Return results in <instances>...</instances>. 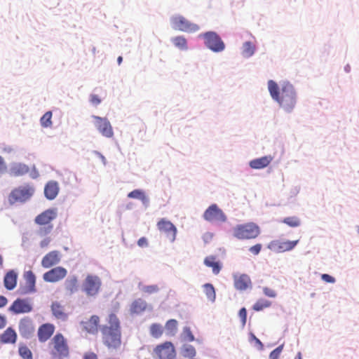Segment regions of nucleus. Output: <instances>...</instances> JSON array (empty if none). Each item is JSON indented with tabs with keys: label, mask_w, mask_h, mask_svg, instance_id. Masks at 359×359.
Here are the masks:
<instances>
[{
	"label": "nucleus",
	"mask_w": 359,
	"mask_h": 359,
	"mask_svg": "<svg viewBox=\"0 0 359 359\" xmlns=\"http://www.w3.org/2000/svg\"><path fill=\"white\" fill-rule=\"evenodd\" d=\"M107 322V325L100 327L102 343L109 350H117L122 344L120 320L115 313H111Z\"/></svg>",
	"instance_id": "1"
},
{
	"label": "nucleus",
	"mask_w": 359,
	"mask_h": 359,
	"mask_svg": "<svg viewBox=\"0 0 359 359\" xmlns=\"http://www.w3.org/2000/svg\"><path fill=\"white\" fill-rule=\"evenodd\" d=\"M268 88L271 97L285 110L290 111L295 106L297 96L292 84L285 82L280 88L273 80L268 81Z\"/></svg>",
	"instance_id": "2"
},
{
	"label": "nucleus",
	"mask_w": 359,
	"mask_h": 359,
	"mask_svg": "<svg viewBox=\"0 0 359 359\" xmlns=\"http://www.w3.org/2000/svg\"><path fill=\"white\" fill-rule=\"evenodd\" d=\"M259 226L254 222L236 225L233 229V236L238 240L255 239L260 234Z\"/></svg>",
	"instance_id": "3"
},
{
	"label": "nucleus",
	"mask_w": 359,
	"mask_h": 359,
	"mask_svg": "<svg viewBox=\"0 0 359 359\" xmlns=\"http://www.w3.org/2000/svg\"><path fill=\"white\" fill-rule=\"evenodd\" d=\"M50 344L51 346L50 355L53 359H63L69 356V346L62 334H56L51 339Z\"/></svg>",
	"instance_id": "4"
},
{
	"label": "nucleus",
	"mask_w": 359,
	"mask_h": 359,
	"mask_svg": "<svg viewBox=\"0 0 359 359\" xmlns=\"http://www.w3.org/2000/svg\"><path fill=\"white\" fill-rule=\"evenodd\" d=\"M102 286L101 278L96 275L88 274L83 282V291L88 297L96 296Z\"/></svg>",
	"instance_id": "5"
},
{
	"label": "nucleus",
	"mask_w": 359,
	"mask_h": 359,
	"mask_svg": "<svg viewBox=\"0 0 359 359\" xmlns=\"http://www.w3.org/2000/svg\"><path fill=\"white\" fill-rule=\"evenodd\" d=\"M154 359H176V351L173 344L165 341L157 345L153 351Z\"/></svg>",
	"instance_id": "6"
},
{
	"label": "nucleus",
	"mask_w": 359,
	"mask_h": 359,
	"mask_svg": "<svg viewBox=\"0 0 359 359\" xmlns=\"http://www.w3.org/2000/svg\"><path fill=\"white\" fill-rule=\"evenodd\" d=\"M205 41V45L213 52H222L225 44L220 36L214 32H208L201 35Z\"/></svg>",
	"instance_id": "7"
},
{
	"label": "nucleus",
	"mask_w": 359,
	"mask_h": 359,
	"mask_svg": "<svg viewBox=\"0 0 359 359\" xmlns=\"http://www.w3.org/2000/svg\"><path fill=\"white\" fill-rule=\"evenodd\" d=\"M171 23L175 29L184 32H196L199 30L198 25L192 23L182 15H176L171 18Z\"/></svg>",
	"instance_id": "8"
},
{
	"label": "nucleus",
	"mask_w": 359,
	"mask_h": 359,
	"mask_svg": "<svg viewBox=\"0 0 359 359\" xmlns=\"http://www.w3.org/2000/svg\"><path fill=\"white\" fill-rule=\"evenodd\" d=\"M57 214L53 210H47L39 215L35 218V222L39 225H48L40 229L41 234L49 233L53 229V225L50 224L52 220L55 219Z\"/></svg>",
	"instance_id": "9"
},
{
	"label": "nucleus",
	"mask_w": 359,
	"mask_h": 359,
	"mask_svg": "<svg viewBox=\"0 0 359 359\" xmlns=\"http://www.w3.org/2000/svg\"><path fill=\"white\" fill-rule=\"evenodd\" d=\"M33 194V190L28 187H20L13 189L8 196L11 204L17 202H24L29 199Z\"/></svg>",
	"instance_id": "10"
},
{
	"label": "nucleus",
	"mask_w": 359,
	"mask_h": 359,
	"mask_svg": "<svg viewBox=\"0 0 359 359\" xmlns=\"http://www.w3.org/2000/svg\"><path fill=\"white\" fill-rule=\"evenodd\" d=\"M203 218L210 222H224L226 217L223 211L216 204L211 205L204 212Z\"/></svg>",
	"instance_id": "11"
},
{
	"label": "nucleus",
	"mask_w": 359,
	"mask_h": 359,
	"mask_svg": "<svg viewBox=\"0 0 359 359\" xmlns=\"http://www.w3.org/2000/svg\"><path fill=\"white\" fill-rule=\"evenodd\" d=\"M157 228L160 232L166 235L170 242L175 241L177 230L171 222L165 218H162L158 222Z\"/></svg>",
	"instance_id": "12"
},
{
	"label": "nucleus",
	"mask_w": 359,
	"mask_h": 359,
	"mask_svg": "<svg viewBox=\"0 0 359 359\" xmlns=\"http://www.w3.org/2000/svg\"><path fill=\"white\" fill-rule=\"evenodd\" d=\"M67 274L66 269L62 266L55 267L46 272L43 278L46 282L55 283L62 280Z\"/></svg>",
	"instance_id": "13"
},
{
	"label": "nucleus",
	"mask_w": 359,
	"mask_h": 359,
	"mask_svg": "<svg viewBox=\"0 0 359 359\" xmlns=\"http://www.w3.org/2000/svg\"><path fill=\"white\" fill-rule=\"evenodd\" d=\"M95 125L99 132L106 137H111L114 135L112 127L106 118H102L97 116H93Z\"/></svg>",
	"instance_id": "14"
},
{
	"label": "nucleus",
	"mask_w": 359,
	"mask_h": 359,
	"mask_svg": "<svg viewBox=\"0 0 359 359\" xmlns=\"http://www.w3.org/2000/svg\"><path fill=\"white\" fill-rule=\"evenodd\" d=\"M299 243V240L296 241H273L269 245V248L276 252H284L292 250Z\"/></svg>",
	"instance_id": "15"
},
{
	"label": "nucleus",
	"mask_w": 359,
	"mask_h": 359,
	"mask_svg": "<svg viewBox=\"0 0 359 359\" xmlns=\"http://www.w3.org/2000/svg\"><path fill=\"white\" fill-rule=\"evenodd\" d=\"M8 310L14 314L29 313L32 310V306L27 299H17L15 300Z\"/></svg>",
	"instance_id": "16"
},
{
	"label": "nucleus",
	"mask_w": 359,
	"mask_h": 359,
	"mask_svg": "<svg viewBox=\"0 0 359 359\" xmlns=\"http://www.w3.org/2000/svg\"><path fill=\"white\" fill-rule=\"evenodd\" d=\"M233 285L237 290L243 291L252 287V281L250 276L245 273H236L233 276Z\"/></svg>",
	"instance_id": "17"
},
{
	"label": "nucleus",
	"mask_w": 359,
	"mask_h": 359,
	"mask_svg": "<svg viewBox=\"0 0 359 359\" xmlns=\"http://www.w3.org/2000/svg\"><path fill=\"white\" fill-rule=\"evenodd\" d=\"M19 332L24 338H29L34 332V326L32 320L25 317L22 318L19 322Z\"/></svg>",
	"instance_id": "18"
},
{
	"label": "nucleus",
	"mask_w": 359,
	"mask_h": 359,
	"mask_svg": "<svg viewBox=\"0 0 359 359\" xmlns=\"http://www.w3.org/2000/svg\"><path fill=\"white\" fill-rule=\"evenodd\" d=\"M60 261V252L53 250L46 254L41 260V265L43 268L48 269L58 264Z\"/></svg>",
	"instance_id": "19"
},
{
	"label": "nucleus",
	"mask_w": 359,
	"mask_h": 359,
	"mask_svg": "<svg viewBox=\"0 0 359 359\" xmlns=\"http://www.w3.org/2000/svg\"><path fill=\"white\" fill-rule=\"evenodd\" d=\"M100 317L96 315L92 316L88 320L82 321L83 329L90 334H97L100 326Z\"/></svg>",
	"instance_id": "20"
},
{
	"label": "nucleus",
	"mask_w": 359,
	"mask_h": 359,
	"mask_svg": "<svg viewBox=\"0 0 359 359\" xmlns=\"http://www.w3.org/2000/svg\"><path fill=\"white\" fill-rule=\"evenodd\" d=\"M55 326L50 323H45L39 327L38 337L41 342L46 341L54 333Z\"/></svg>",
	"instance_id": "21"
},
{
	"label": "nucleus",
	"mask_w": 359,
	"mask_h": 359,
	"mask_svg": "<svg viewBox=\"0 0 359 359\" xmlns=\"http://www.w3.org/2000/svg\"><path fill=\"white\" fill-rule=\"evenodd\" d=\"M59 190V184L57 182L49 181L44 188L45 196L49 200H53L57 196Z\"/></svg>",
	"instance_id": "22"
},
{
	"label": "nucleus",
	"mask_w": 359,
	"mask_h": 359,
	"mask_svg": "<svg viewBox=\"0 0 359 359\" xmlns=\"http://www.w3.org/2000/svg\"><path fill=\"white\" fill-rule=\"evenodd\" d=\"M29 171V168L27 165L15 163L11 165L9 173L13 177H19L26 175Z\"/></svg>",
	"instance_id": "23"
},
{
	"label": "nucleus",
	"mask_w": 359,
	"mask_h": 359,
	"mask_svg": "<svg viewBox=\"0 0 359 359\" xmlns=\"http://www.w3.org/2000/svg\"><path fill=\"white\" fill-rule=\"evenodd\" d=\"M17 278L18 275L13 270L8 271L4 278L5 287L8 290H13L17 285Z\"/></svg>",
	"instance_id": "24"
},
{
	"label": "nucleus",
	"mask_w": 359,
	"mask_h": 359,
	"mask_svg": "<svg viewBox=\"0 0 359 359\" xmlns=\"http://www.w3.org/2000/svg\"><path fill=\"white\" fill-rule=\"evenodd\" d=\"M16 340H17L16 332L11 327L7 328L0 335V341L2 344H15Z\"/></svg>",
	"instance_id": "25"
},
{
	"label": "nucleus",
	"mask_w": 359,
	"mask_h": 359,
	"mask_svg": "<svg viewBox=\"0 0 359 359\" xmlns=\"http://www.w3.org/2000/svg\"><path fill=\"white\" fill-rule=\"evenodd\" d=\"M272 159V157L270 156L256 158L250 162V166L253 169L264 168L270 164Z\"/></svg>",
	"instance_id": "26"
},
{
	"label": "nucleus",
	"mask_w": 359,
	"mask_h": 359,
	"mask_svg": "<svg viewBox=\"0 0 359 359\" xmlns=\"http://www.w3.org/2000/svg\"><path fill=\"white\" fill-rule=\"evenodd\" d=\"M204 264L208 267L212 268V273L215 275H217L222 269L220 262L217 261V257L213 255L206 257L204 259Z\"/></svg>",
	"instance_id": "27"
},
{
	"label": "nucleus",
	"mask_w": 359,
	"mask_h": 359,
	"mask_svg": "<svg viewBox=\"0 0 359 359\" xmlns=\"http://www.w3.org/2000/svg\"><path fill=\"white\" fill-rule=\"evenodd\" d=\"M147 306V303L144 299L139 298L132 302L130 311L131 313L139 314L146 311Z\"/></svg>",
	"instance_id": "28"
},
{
	"label": "nucleus",
	"mask_w": 359,
	"mask_h": 359,
	"mask_svg": "<svg viewBox=\"0 0 359 359\" xmlns=\"http://www.w3.org/2000/svg\"><path fill=\"white\" fill-rule=\"evenodd\" d=\"M25 278L27 284V292H34L36 291V276L32 271H28L25 273Z\"/></svg>",
	"instance_id": "29"
},
{
	"label": "nucleus",
	"mask_w": 359,
	"mask_h": 359,
	"mask_svg": "<svg viewBox=\"0 0 359 359\" xmlns=\"http://www.w3.org/2000/svg\"><path fill=\"white\" fill-rule=\"evenodd\" d=\"M51 310L53 316L61 320H66L67 318V313L64 311L63 306L58 302H53L51 305Z\"/></svg>",
	"instance_id": "30"
},
{
	"label": "nucleus",
	"mask_w": 359,
	"mask_h": 359,
	"mask_svg": "<svg viewBox=\"0 0 359 359\" xmlns=\"http://www.w3.org/2000/svg\"><path fill=\"white\" fill-rule=\"evenodd\" d=\"M65 290L70 294L76 292L78 290V280L76 276H72L65 280Z\"/></svg>",
	"instance_id": "31"
},
{
	"label": "nucleus",
	"mask_w": 359,
	"mask_h": 359,
	"mask_svg": "<svg viewBox=\"0 0 359 359\" xmlns=\"http://www.w3.org/2000/svg\"><path fill=\"white\" fill-rule=\"evenodd\" d=\"M178 322L175 319L168 320L165 325V329L168 336H175L177 332Z\"/></svg>",
	"instance_id": "32"
},
{
	"label": "nucleus",
	"mask_w": 359,
	"mask_h": 359,
	"mask_svg": "<svg viewBox=\"0 0 359 359\" xmlns=\"http://www.w3.org/2000/svg\"><path fill=\"white\" fill-rule=\"evenodd\" d=\"M196 349L192 345L186 344L181 348V355L184 358H192L196 356Z\"/></svg>",
	"instance_id": "33"
},
{
	"label": "nucleus",
	"mask_w": 359,
	"mask_h": 359,
	"mask_svg": "<svg viewBox=\"0 0 359 359\" xmlns=\"http://www.w3.org/2000/svg\"><path fill=\"white\" fill-rule=\"evenodd\" d=\"M171 41L175 46L180 50H187L188 49L187 41L185 37L182 36H178L173 37Z\"/></svg>",
	"instance_id": "34"
},
{
	"label": "nucleus",
	"mask_w": 359,
	"mask_h": 359,
	"mask_svg": "<svg viewBox=\"0 0 359 359\" xmlns=\"http://www.w3.org/2000/svg\"><path fill=\"white\" fill-rule=\"evenodd\" d=\"M149 332L154 338L158 339L163 335V327L161 324L153 323L150 325Z\"/></svg>",
	"instance_id": "35"
},
{
	"label": "nucleus",
	"mask_w": 359,
	"mask_h": 359,
	"mask_svg": "<svg viewBox=\"0 0 359 359\" xmlns=\"http://www.w3.org/2000/svg\"><path fill=\"white\" fill-rule=\"evenodd\" d=\"M255 51V45L250 41H246L243 45L242 54L244 57H251Z\"/></svg>",
	"instance_id": "36"
},
{
	"label": "nucleus",
	"mask_w": 359,
	"mask_h": 359,
	"mask_svg": "<svg viewBox=\"0 0 359 359\" xmlns=\"http://www.w3.org/2000/svg\"><path fill=\"white\" fill-rule=\"evenodd\" d=\"M203 290L207 298L210 302H214L216 299V293L213 285L210 283H205L203 285Z\"/></svg>",
	"instance_id": "37"
},
{
	"label": "nucleus",
	"mask_w": 359,
	"mask_h": 359,
	"mask_svg": "<svg viewBox=\"0 0 359 359\" xmlns=\"http://www.w3.org/2000/svg\"><path fill=\"white\" fill-rule=\"evenodd\" d=\"M128 197L130 198H137L141 200L144 203L148 202V198L145 196L144 191L140 189H135L128 194Z\"/></svg>",
	"instance_id": "38"
},
{
	"label": "nucleus",
	"mask_w": 359,
	"mask_h": 359,
	"mask_svg": "<svg viewBox=\"0 0 359 359\" xmlns=\"http://www.w3.org/2000/svg\"><path fill=\"white\" fill-rule=\"evenodd\" d=\"M18 353L22 359H33L32 351L25 345H20L18 348Z\"/></svg>",
	"instance_id": "39"
},
{
	"label": "nucleus",
	"mask_w": 359,
	"mask_h": 359,
	"mask_svg": "<svg viewBox=\"0 0 359 359\" xmlns=\"http://www.w3.org/2000/svg\"><path fill=\"white\" fill-rule=\"evenodd\" d=\"M52 112L47 111L46 112L43 116L40 119L41 125L44 128H48L52 126Z\"/></svg>",
	"instance_id": "40"
},
{
	"label": "nucleus",
	"mask_w": 359,
	"mask_h": 359,
	"mask_svg": "<svg viewBox=\"0 0 359 359\" xmlns=\"http://www.w3.org/2000/svg\"><path fill=\"white\" fill-rule=\"evenodd\" d=\"M283 222L290 227H297L301 224L300 219L295 216L285 217L283 219Z\"/></svg>",
	"instance_id": "41"
},
{
	"label": "nucleus",
	"mask_w": 359,
	"mask_h": 359,
	"mask_svg": "<svg viewBox=\"0 0 359 359\" xmlns=\"http://www.w3.org/2000/svg\"><path fill=\"white\" fill-rule=\"evenodd\" d=\"M271 306V302L266 299H259L254 305L252 309L256 311H259Z\"/></svg>",
	"instance_id": "42"
},
{
	"label": "nucleus",
	"mask_w": 359,
	"mask_h": 359,
	"mask_svg": "<svg viewBox=\"0 0 359 359\" xmlns=\"http://www.w3.org/2000/svg\"><path fill=\"white\" fill-rule=\"evenodd\" d=\"M182 337L184 340L188 341H194L195 340V337L191 330L189 327H184L182 330Z\"/></svg>",
	"instance_id": "43"
},
{
	"label": "nucleus",
	"mask_w": 359,
	"mask_h": 359,
	"mask_svg": "<svg viewBox=\"0 0 359 359\" xmlns=\"http://www.w3.org/2000/svg\"><path fill=\"white\" fill-rule=\"evenodd\" d=\"M159 290L157 285H146L142 288V291L146 294H154Z\"/></svg>",
	"instance_id": "44"
},
{
	"label": "nucleus",
	"mask_w": 359,
	"mask_h": 359,
	"mask_svg": "<svg viewBox=\"0 0 359 359\" xmlns=\"http://www.w3.org/2000/svg\"><path fill=\"white\" fill-rule=\"evenodd\" d=\"M284 344H281L279 346H278L276 348H275L273 351H272L269 355L270 359H278L280 357V355L283 349Z\"/></svg>",
	"instance_id": "45"
},
{
	"label": "nucleus",
	"mask_w": 359,
	"mask_h": 359,
	"mask_svg": "<svg viewBox=\"0 0 359 359\" xmlns=\"http://www.w3.org/2000/svg\"><path fill=\"white\" fill-rule=\"evenodd\" d=\"M262 248V245L260 243H257L249 248V251L254 255H257Z\"/></svg>",
	"instance_id": "46"
},
{
	"label": "nucleus",
	"mask_w": 359,
	"mask_h": 359,
	"mask_svg": "<svg viewBox=\"0 0 359 359\" xmlns=\"http://www.w3.org/2000/svg\"><path fill=\"white\" fill-rule=\"evenodd\" d=\"M239 316L242 321V325L244 326L246 323L247 320V311L245 308H242L239 311Z\"/></svg>",
	"instance_id": "47"
},
{
	"label": "nucleus",
	"mask_w": 359,
	"mask_h": 359,
	"mask_svg": "<svg viewBox=\"0 0 359 359\" xmlns=\"http://www.w3.org/2000/svg\"><path fill=\"white\" fill-rule=\"evenodd\" d=\"M321 278L326 283H334L335 282V278L327 273L322 274Z\"/></svg>",
	"instance_id": "48"
},
{
	"label": "nucleus",
	"mask_w": 359,
	"mask_h": 359,
	"mask_svg": "<svg viewBox=\"0 0 359 359\" xmlns=\"http://www.w3.org/2000/svg\"><path fill=\"white\" fill-rule=\"evenodd\" d=\"M83 359H98L97 355L93 351H88L84 353L83 355Z\"/></svg>",
	"instance_id": "49"
},
{
	"label": "nucleus",
	"mask_w": 359,
	"mask_h": 359,
	"mask_svg": "<svg viewBox=\"0 0 359 359\" xmlns=\"http://www.w3.org/2000/svg\"><path fill=\"white\" fill-rule=\"evenodd\" d=\"M263 292L266 296H268L269 297H275L276 296V292L269 287H264L263 289Z\"/></svg>",
	"instance_id": "50"
},
{
	"label": "nucleus",
	"mask_w": 359,
	"mask_h": 359,
	"mask_svg": "<svg viewBox=\"0 0 359 359\" xmlns=\"http://www.w3.org/2000/svg\"><path fill=\"white\" fill-rule=\"evenodd\" d=\"M90 102L93 105H98L101 102V100L97 95H91L90 97Z\"/></svg>",
	"instance_id": "51"
},
{
	"label": "nucleus",
	"mask_w": 359,
	"mask_h": 359,
	"mask_svg": "<svg viewBox=\"0 0 359 359\" xmlns=\"http://www.w3.org/2000/svg\"><path fill=\"white\" fill-rule=\"evenodd\" d=\"M137 245L141 247H147L148 245L147 239L145 237H142L137 241Z\"/></svg>",
	"instance_id": "52"
},
{
	"label": "nucleus",
	"mask_w": 359,
	"mask_h": 359,
	"mask_svg": "<svg viewBox=\"0 0 359 359\" xmlns=\"http://www.w3.org/2000/svg\"><path fill=\"white\" fill-rule=\"evenodd\" d=\"M6 170V163L1 156H0V173H4Z\"/></svg>",
	"instance_id": "53"
},
{
	"label": "nucleus",
	"mask_w": 359,
	"mask_h": 359,
	"mask_svg": "<svg viewBox=\"0 0 359 359\" xmlns=\"http://www.w3.org/2000/svg\"><path fill=\"white\" fill-rule=\"evenodd\" d=\"M50 242V239L49 238H46L41 241L40 246L42 248H46L49 245Z\"/></svg>",
	"instance_id": "54"
},
{
	"label": "nucleus",
	"mask_w": 359,
	"mask_h": 359,
	"mask_svg": "<svg viewBox=\"0 0 359 359\" xmlns=\"http://www.w3.org/2000/svg\"><path fill=\"white\" fill-rule=\"evenodd\" d=\"M8 303V299L4 296H0V308L5 306Z\"/></svg>",
	"instance_id": "55"
},
{
	"label": "nucleus",
	"mask_w": 359,
	"mask_h": 359,
	"mask_svg": "<svg viewBox=\"0 0 359 359\" xmlns=\"http://www.w3.org/2000/svg\"><path fill=\"white\" fill-rule=\"evenodd\" d=\"M6 325V318L5 316L0 315V330L3 329Z\"/></svg>",
	"instance_id": "56"
},
{
	"label": "nucleus",
	"mask_w": 359,
	"mask_h": 359,
	"mask_svg": "<svg viewBox=\"0 0 359 359\" xmlns=\"http://www.w3.org/2000/svg\"><path fill=\"white\" fill-rule=\"evenodd\" d=\"M253 338L255 339L257 344H259L262 346H263L260 340L257 339L255 336H253Z\"/></svg>",
	"instance_id": "57"
},
{
	"label": "nucleus",
	"mask_w": 359,
	"mask_h": 359,
	"mask_svg": "<svg viewBox=\"0 0 359 359\" xmlns=\"http://www.w3.org/2000/svg\"><path fill=\"white\" fill-rule=\"evenodd\" d=\"M294 359H302L301 352H298Z\"/></svg>",
	"instance_id": "58"
},
{
	"label": "nucleus",
	"mask_w": 359,
	"mask_h": 359,
	"mask_svg": "<svg viewBox=\"0 0 359 359\" xmlns=\"http://www.w3.org/2000/svg\"><path fill=\"white\" fill-rule=\"evenodd\" d=\"M122 61H123V57H122V56H119V57H118V58H117L118 64V65H121V63L122 62Z\"/></svg>",
	"instance_id": "59"
},
{
	"label": "nucleus",
	"mask_w": 359,
	"mask_h": 359,
	"mask_svg": "<svg viewBox=\"0 0 359 359\" xmlns=\"http://www.w3.org/2000/svg\"><path fill=\"white\" fill-rule=\"evenodd\" d=\"M3 264V258L1 255H0V266Z\"/></svg>",
	"instance_id": "60"
},
{
	"label": "nucleus",
	"mask_w": 359,
	"mask_h": 359,
	"mask_svg": "<svg viewBox=\"0 0 359 359\" xmlns=\"http://www.w3.org/2000/svg\"><path fill=\"white\" fill-rule=\"evenodd\" d=\"M345 69L346 72H349L350 71V66L347 65L346 67H345Z\"/></svg>",
	"instance_id": "61"
}]
</instances>
